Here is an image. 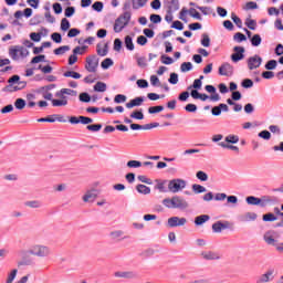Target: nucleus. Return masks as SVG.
I'll use <instances>...</instances> for the list:
<instances>
[{
	"mask_svg": "<svg viewBox=\"0 0 283 283\" xmlns=\"http://www.w3.org/2000/svg\"><path fill=\"white\" fill-rule=\"evenodd\" d=\"M115 277H122L124 280H135V277H138V274L134 271H117L114 273Z\"/></svg>",
	"mask_w": 283,
	"mask_h": 283,
	"instance_id": "obj_12",
	"label": "nucleus"
},
{
	"mask_svg": "<svg viewBox=\"0 0 283 283\" xmlns=\"http://www.w3.org/2000/svg\"><path fill=\"white\" fill-rule=\"evenodd\" d=\"M202 78H205V76L200 75L199 78L195 80L192 86H190L189 90H191V87H193V90H200L202 87Z\"/></svg>",
	"mask_w": 283,
	"mask_h": 283,
	"instance_id": "obj_33",
	"label": "nucleus"
},
{
	"mask_svg": "<svg viewBox=\"0 0 283 283\" xmlns=\"http://www.w3.org/2000/svg\"><path fill=\"white\" fill-rule=\"evenodd\" d=\"M188 14L192 17V19H197V21H202V15H200V12H198L196 9L190 8L188 10Z\"/></svg>",
	"mask_w": 283,
	"mask_h": 283,
	"instance_id": "obj_32",
	"label": "nucleus"
},
{
	"mask_svg": "<svg viewBox=\"0 0 283 283\" xmlns=\"http://www.w3.org/2000/svg\"><path fill=\"white\" fill-rule=\"evenodd\" d=\"M67 96H78V92L72 88H61L55 93V98L52 93H46L43 97L45 101H51L52 107H67Z\"/></svg>",
	"mask_w": 283,
	"mask_h": 283,
	"instance_id": "obj_1",
	"label": "nucleus"
},
{
	"mask_svg": "<svg viewBox=\"0 0 283 283\" xmlns=\"http://www.w3.org/2000/svg\"><path fill=\"white\" fill-rule=\"evenodd\" d=\"M61 30L63 32H67V30H70V20H67L66 18L62 19L61 21Z\"/></svg>",
	"mask_w": 283,
	"mask_h": 283,
	"instance_id": "obj_47",
	"label": "nucleus"
},
{
	"mask_svg": "<svg viewBox=\"0 0 283 283\" xmlns=\"http://www.w3.org/2000/svg\"><path fill=\"white\" fill-rule=\"evenodd\" d=\"M80 101L82 103H90V101H92V97L87 93H81L80 94Z\"/></svg>",
	"mask_w": 283,
	"mask_h": 283,
	"instance_id": "obj_61",
	"label": "nucleus"
},
{
	"mask_svg": "<svg viewBox=\"0 0 283 283\" xmlns=\"http://www.w3.org/2000/svg\"><path fill=\"white\" fill-rule=\"evenodd\" d=\"M85 70L88 71L91 74L96 73L98 70V57L96 55H91L86 57Z\"/></svg>",
	"mask_w": 283,
	"mask_h": 283,
	"instance_id": "obj_8",
	"label": "nucleus"
},
{
	"mask_svg": "<svg viewBox=\"0 0 283 283\" xmlns=\"http://www.w3.org/2000/svg\"><path fill=\"white\" fill-rule=\"evenodd\" d=\"M242 59H244V54L242 53H233L231 55V61H233V63H238V61H242Z\"/></svg>",
	"mask_w": 283,
	"mask_h": 283,
	"instance_id": "obj_56",
	"label": "nucleus"
},
{
	"mask_svg": "<svg viewBox=\"0 0 283 283\" xmlns=\"http://www.w3.org/2000/svg\"><path fill=\"white\" fill-rule=\"evenodd\" d=\"M98 198V192L96 190H90L83 196L84 202H94Z\"/></svg>",
	"mask_w": 283,
	"mask_h": 283,
	"instance_id": "obj_19",
	"label": "nucleus"
},
{
	"mask_svg": "<svg viewBox=\"0 0 283 283\" xmlns=\"http://www.w3.org/2000/svg\"><path fill=\"white\" fill-rule=\"evenodd\" d=\"M127 101V96L123 95V94H117L114 97V103L120 104V103H125Z\"/></svg>",
	"mask_w": 283,
	"mask_h": 283,
	"instance_id": "obj_53",
	"label": "nucleus"
},
{
	"mask_svg": "<svg viewBox=\"0 0 283 283\" xmlns=\"http://www.w3.org/2000/svg\"><path fill=\"white\" fill-rule=\"evenodd\" d=\"M275 67H277V61H275V60H270L265 64V70H275Z\"/></svg>",
	"mask_w": 283,
	"mask_h": 283,
	"instance_id": "obj_55",
	"label": "nucleus"
},
{
	"mask_svg": "<svg viewBox=\"0 0 283 283\" xmlns=\"http://www.w3.org/2000/svg\"><path fill=\"white\" fill-rule=\"evenodd\" d=\"M125 46L127 48V50H134V42L132 41V36L125 38Z\"/></svg>",
	"mask_w": 283,
	"mask_h": 283,
	"instance_id": "obj_58",
	"label": "nucleus"
},
{
	"mask_svg": "<svg viewBox=\"0 0 283 283\" xmlns=\"http://www.w3.org/2000/svg\"><path fill=\"white\" fill-rule=\"evenodd\" d=\"M201 256L203 260H220V253L213 251L202 252Z\"/></svg>",
	"mask_w": 283,
	"mask_h": 283,
	"instance_id": "obj_20",
	"label": "nucleus"
},
{
	"mask_svg": "<svg viewBox=\"0 0 283 283\" xmlns=\"http://www.w3.org/2000/svg\"><path fill=\"white\" fill-rule=\"evenodd\" d=\"M240 222H253L258 220V214L255 212H245L239 217Z\"/></svg>",
	"mask_w": 283,
	"mask_h": 283,
	"instance_id": "obj_16",
	"label": "nucleus"
},
{
	"mask_svg": "<svg viewBox=\"0 0 283 283\" xmlns=\"http://www.w3.org/2000/svg\"><path fill=\"white\" fill-rule=\"evenodd\" d=\"M25 207H30L31 209H39L41 207V201L33 200V201H27Z\"/></svg>",
	"mask_w": 283,
	"mask_h": 283,
	"instance_id": "obj_39",
	"label": "nucleus"
},
{
	"mask_svg": "<svg viewBox=\"0 0 283 283\" xmlns=\"http://www.w3.org/2000/svg\"><path fill=\"white\" fill-rule=\"evenodd\" d=\"M19 273V270L13 269L7 276L6 283H12L17 279V274Z\"/></svg>",
	"mask_w": 283,
	"mask_h": 283,
	"instance_id": "obj_30",
	"label": "nucleus"
},
{
	"mask_svg": "<svg viewBox=\"0 0 283 283\" xmlns=\"http://www.w3.org/2000/svg\"><path fill=\"white\" fill-rule=\"evenodd\" d=\"M29 255H34L35 258H50V255H52V250L48 245L33 244L29 249Z\"/></svg>",
	"mask_w": 283,
	"mask_h": 283,
	"instance_id": "obj_3",
	"label": "nucleus"
},
{
	"mask_svg": "<svg viewBox=\"0 0 283 283\" xmlns=\"http://www.w3.org/2000/svg\"><path fill=\"white\" fill-rule=\"evenodd\" d=\"M262 65V59L260 55H253L248 59V67L249 70H258Z\"/></svg>",
	"mask_w": 283,
	"mask_h": 283,
	"instance_id": "obj_11",
	"label": "nucleus"
},
{
	"mask_svg": "<svg viewBox=\"0 0 283 283\" xmlns=\"http://www.w3.org/2000/svg\"><path fill=\"white\" fill-rule=\"evenodd\" d=\"M165 109V106H150L148 108V114H160Z\"/></svg>",
	"mask_w": 283,
	"mask_h": 283,
	"instance_id": "obj_42",
	"label": "nucleus"
},
{
	"mask_svg": "<svg viewBox=\"0 0 283 283\" xmlns=\"http://www.w3.org/2000/svg\"><path fill=\"white\" fill-rule=\"evenodd\" d=\"M74 12H76V8H74V7H67V8L64 10V15H65L66 18L74 17Z\"/></svg>",
	"mask_w": 283,
	"mask_h": 283,
	"instance_id": "obj_51",
	"label": "nucleus"
},
{
	"mask_svg": "<svg viewBox=\"0 0 283 283\" xmlns=\"http://www.w3.org/2000/svg\"><path fill=\"white\" fill-rule=\"evenodd\" d=\"M54 123H67V119H65V116L61 114H53Z\"/></svg>",
	"mask_w": 283,
	"mask_h": 283,
	"instance_id": "obj_54",
	"label": "nucleus"
},
{
	"mask_svg": "<svg viewBox=\"0 0 283 283\" xmlns=\"http://www.w3.org/2000/svg\"><path fill=\"white\" fill-rule=\"evenodd\" d=\"M245 202H248L249 205H252L253 207H260V198L258 197H247Z\"/></svg>",
	"mask_w": 283,
	"mask_h": 283,
	"instance_id": "obj_27",
	"label": "nucleus"
},
{
	"mask_svg": "<svg viewBox=\"0 0 283 283\" xmlns=\"http://www.w3.org/2000/svg\"><path fill=\"white\" fill-rule=\"evenodd\" d=\"M53 52L56 56H61V55L65 54V52H70V46L63 45V46L55 49Z\"/></svg>",
	"mask_w": 283,
	"mask_h": 283,
	"instance_id": "obj_28",
	"label": "nucleus"
},
{
	"mask_svg": "<svg viewBox=\"0 0 283 283\" xmlns=\"http://www.w3.org/2000/svg\"><path fill=\"white\" fill-rule=\"evenodd\" d=\"M187 224V218L171 217L168 219V227L174 229L176 227H185Z\"/></svg>",
	"mask_w": 283,
	"mask_h": 283,
	"instance_id": "obj_10",
	"label": "nucleus"
},
{
	"mask_svg": "<svg viewBox=\"0 0 283 283\" xmlns=\"http://www.w3.org/2000/svg\"><path fill=\"white\" fill-rule=\"evenodd\" d=\"M230 227H231V223L229 221H226V222L218 221L212 224V231L213 233H222L224 229H229Z\"/></svg>",
	"mask_w": 283,
	"mask_h": 283,
	"instance_id": "obj_13",
	"label": "nucleus"
},
{
	"mask_svg": "<svg viewBox=\"0 0 283 283\" xmlns=\"http://www.w3.org/2000/svg\"><path fill=\"white\" fill-rule=\"evenodd\" d=\"M92 8L95 12H103L104 4L101 1H96L93 3Z\"/></svg>",
	"mask_w": 283,
	"mask_h": 283,
	"instance_id": "obj_50",
	"label": "nucleus"
},
{
	"mask_svg": "<svg viewBox=\"0 0 283 283\" xmlns=\"http://www.w3.org/2000/svg\"><path fill=\"white\" fill-rule=\"evenodd\" d=\"M77 43L80 45H85V43H87V45H92L94 43V38H80L77 39Z\"/></svg>",
	"mask_w": 283,
	"mask_h": 283,
	"instance_id": "obj_35",
	"label": "nucleus"
},
{
	"mask_svg": "<svg viewBox=\"0 0 283 283\" xmlns=\"http://www.w3.org/2000/svg\"><path fill=\"white\" fill-rule=\"evenodd\" d=\"M147 1L149 0H132L133 10H140V8H145V6H147Z\"/></svg>",
	"mask_w": 283,
	"mask_h": 283,
	"instance_id": "obj_23",
	"label": "nucleus"
},
{
	"mask_svg": "<svg viewBox=\"0 0 283 283\" xmlns=\"http://www.w3.org/2000/svg\"><path fill=\"white\" fill-rule=\"evenodd\" d=\"M144 101V97H135L134 99H130L129 103H126V107L127 109H133V107H140Z\"/></svg>",
	"mask_w": 283,
	"mask_h": 283,
	"instance_id": "obj_18",
	"label": "nucleus"
},
{
	"mask_svg": "<svg viewBox=\"0 0 283 283\" xmlns=\"http://www.w3.org/2000/svg\"><path fill=\"white\" fill-rule=\"evenodd\" d=\"M273 280V271H268L265 274H262L259 282L266 283Z\"/></svg>",
	"mask_w": 283,
	"mask_h": 283,
	"instance_id": "obj_25",
	"label": "nucleus"
},
{
	"mask_svg": "<svg viewBox=\"0 0 283 283\" xmlns=\"http://www.w3.org/2000/svg\"><path fill=\"white\" fill-rule=\"evenodd\" d=\"M85 50H87V45H82V46H76L74 50H73V54H85Z\"/></svg>",
	"mask_w": 283,
	"mask_h": 283,
	"instance_id": "obj_52",
	"label": "nucleus"
},
{
	"mask_svg": "<svg viewBox=\"0 0 283 283\" xmlns=\"http://www.w3.org/2000/svg\"><path fill=\"white\" fill-rule=\"evenodd\" d=\"M111 238L113 240H119V238H123V231L116 230V231L111 232Z\"/></svg>",
	"mask_w": 283,
	"mask_h": 283,
	"instance_id": "obj_64",
	"label": "nucleus"
},
{
	"mask_svg": "<svg viewBox=\"0 0 283 283\" xmlns=\"http://www.w3.org/2000/svg\"><path fill=\"white\" fill-rule=\"evenodd\" d=\"M223 28H226V30H229V32H233V30H235V27L233 25V22H231V20H224Z\"/></svg>",
	"mask_w": 283,
	"mask_h": 283,
	"instance_id": "obj_48",
	"label": "nucleus"
},
{
	"mask_svg": "<svg viewBox=\"0 0 283 283\" xmlns=\"http://www.w3.org/2000/svg\"><path fill=\"white\" fill-rule=\"evenodd\" d=\"M231 19L237 27L242 28V19L235 15V13L231 14Z\"/></svg>",
	"mask_w": 283,
	"mask_h": 283,
	"instance_id": "obj_63",
	"label": "nucleus"
},
{
	"mask_svg": "<svg viewBox=\"0 0 283 283\" xmlns=\"http://www.w3.org/2000/svg\"><path fill=\"white\" fill-rule=\"evenodd\" d=\"M94 91L95 92H107V84H105V82H97L94 85Z\"/></svg>",
	"mask_w": 283,
	"mask_h": 283,
	"instance_id": "obj_29",
	"label": "nucleus"
},
{
	"mask_svg": "<svg viewBox=\"0 0 283 283\" xmlns=\"http://www.w3.org/2000/svg\"><path fill=\"white\" fill-rule=\"evenodd\" d=\"M250 41L254 48H258V45H260L262 43V38L261 36H252Z\"/></svg>",
	"mask_w": 283,
	"mask_h": 283,
	"instance_id": "obj_62",
	"label": "nucleus"
},
{
	"mask_svg": "<svg viewBox=\"0 0 283 283\" xmlns=\"http://www.w3.org/2000/svg\"><path fill=\"white\" fill-rule=\"evenodd\" d=\"M136 189H137L138 193H143L144 196H148V193H151V188H149L143 184L137 185Z\"/></svg>",
	"mask_w": 283,
	"mask_h": 283,
	"instance_id": "obj_24",
	"label": "nucleus"
},
{
	"mask_svg": "<svg viewBox=\"0 0 283 283\" xmlns=\"http://www.w3.org/2000/svg\"><path fill=\"white\" fill-rule=\"evenodd\" d=\"M86 129H88V132H101V129H103V125L102 124L87 125Z\"/></svg>",
	"mask_w": 283,
	"mask_h": 283,
	"instance_id": "obj_44",
	"label": "nucleus"
},
{
	"mask_svg": "<svg viewBox=\"0 0 283 283\" xmlns=\"http://www.w3.org/2000/svg\"><path fill=\"white\" fill-rule=\"evenodd\" d=\"M167 12H178L180 10V1L178 0H167L166 2Z\"/></svg>",
	"mask_w": 283,
	"mask_h": 283,
	"instance_id": "obj_14",
	"label": "nucleus"
},
{
	"mask_svg": "<svg viewBox=\"0 0 283 283\" xmlns=\"http://www.w3.org/2000/svg\"><path fill=\"white\" fill-rule=\"evenodd\" d=\"M163 205L164 207H167V209H187V207H189L187 200L180 196L166 198L163 200Z\"/></svg>",
	"mask_w": 283,
	"mask_h": 283,
	"instance_id": "obj_2",
	"label": "nucleus"
},
{
	"mask_svg": "<svg viewBox=\"0 0 283 283\" xmlns=\"http://www.w3.org/2000/svg\"><path fill=\"white\" fill-rule=\"evenodd\" d=\"M277 238H280V234L273 230L265 232L263 235L264 242L270 247H277Z\"/></svg>",
	"mask_w": 283,
	"mask_h": 283,
	"instance_id": "obj_9",
	"label": "nucleus"
},
{
	"mask_svg": "<svg viewBox=\"0 0 283 283\" xmlns=\"http://www.w3.org/2000/svg\"><path fill=\"white\" fill-rule=\"evenodd\" d=\"M14 107H15V109H24L25 108V99H23V98L15 99Z\"/></svg>",
	"mask_w": 283,
	"mask_h": 283,
	"instance_id": "obj_41",
	"label": "nucleus"
},
{
	"mask_svg": "<svg viewBox=\"0 0 283 283\" xmlns=\"http://www.w3.org/2000/svg\"><path fill=\"white\" fill-rule=\"evenodd\" d=\"M136 61L139 67H147V57L139 56V57H136Z\"/></svg>",
	"mask_w": 283,
	"mask_h": 283,
	"instance_id": "obj_49",
	"label": "nucleus"
},
{
	"mask_svg": "<svg viewBox=\"0 0 283 283\" xmlns=\"http://www.w3.org/2000/svg\"><path fill=\"white\" fill-rule=\"evenodd\" d=\"M180 70L181 72H191V70H193V64H191V62H184L180 65Z\"/></svg>",
	"mask_w": 283,
	"mask_h": 283,
	"instance_id": "obj_37",
	"label": "nucleus"
},
{
	"mask_svg": "<svg viewBox=\"0 0 283 283\" xmlns=\"http://www.w3.org/2000/svg\"><path fill=\"white\" fill-rule=\"evenodd\" d=\"M192 191H193V193H206L207 188H205V186L193 184L192 185Z\"/></svg>",
	"mask_w": 283,
	"mask_h": 283,
	"instance_id": "obj_31",
	"label": "nucleus"
},
{
	"mask_svg": "<svg viewBox=\"0 0 283 283\" xmlns=\"http://www.w3.org/2000/svg\"><path fill=\"white\" fill-rule=\"evenodd\" d=\"M259 137L263 140H271V133L269 130H262L259 133Z\"/></svg>",
	"mask_w": 283,
	"mask_h": 283,
	"instance_id": "obj_57",
	"label": "nucleus"
},
{
	"mask_svg": "<svg viewBox=\"0 0 283 283\" xmlns=\"http://www.w3.org/2000/svg\"><path fill=\"white\" fill-rule=\"evenodd\" d=\"M151 23H160L163 21V17L160 14L153 13L150 14Z\"/></svg>",
	"mask_w": 283,
	"mask_h": 283,
	"instance_id": "obj_59",
	"label": "nucleus"
},
{
	"mask_svg": "<svg viewBox=\"0 0 283 283\" xmlns=\"http://www.w3.org/2000/svg\"><path fill=\"white\" fill-rule=\"evenodd\" d=\"M211 220V217L209 214H201L195 218V224L197 227H201V224H205V222H209Z\"/></svg>",
	"mask_w": 283,
	"mask_h": 283,
	"instance_id": "obj_22",
	"label": "nucleus"
},
{
	"mask_svg": "<svg viewBox=\"0 0 283 283\" xmlns=\"http://www.w3.org/2000/svg\"><path fill=\"white\" fill-rule=\"evenodd\" d=\"M260 203L259 207H266V205H271L272 202H275V197H271V196H262L261 198H259Z\"/></svg>",
	"mask_w": 283,
	"mask_h": 283,
	"instance_id": "obj_21",
	"label": "nucleus"
},
{
	"mask_svg": "<svg viewBox=\"0 0 283 283\" xmlns=\"http://www.w3.org/2000/svg\"><path fill=\"white\" fill-rule=\"evenodd\" d=\"M9 85L6 86V92H19V90H24L28 83L21 81L19 75H13L8 80Z\"/></svg>",
	"mask_w": 283,
	"mask_h": 283,
	"instance_id": "obj_4",
	"label": "nucleus"
},
{
	"mask_svg": "<svg viewBox=\"0 0 283 283\" xmlns=\"http://www.w3.org/2000/svg\"><path fill=\"white\" fill-rule=\"evenodd\" d=\"M226 143H231L232 145H235V143H240V137L237 135H229L226 137Z\"/></svg>",
	"mask_w": 283,
	"mask_h": 283,
	"instance_id": "obj_45",
	"label": "nucleus"
},
{
	"mask_svg": "<svg viewBox=\"0 0 283 283\" xmlns=\"http://www.w3.org/2000/svg\"><path fill=\"white\" fill-rule=\"evenodd\" d=\"M245 25L249 30H255L258 28V22L251 18L245 19Z\"/></svg>",
	"mask_w": 283,
	"mask_h": 283,
	"instance_id": "obj_34",
	"label": "nucleus"
},
{
	"mask_svg": "<svg viewBox=\"0 0 283 283\" xmlns=\"http://www.w3.org/2000/svg\"><path fill=\"white\" fill-rule=\"evenodd\" d=\"M63 76H65V78H76V80L82 77L81 73L75 71H66L64 72Z\"/></svg>",
	"mask_w": 283,
	"mask_h": 283,
	"instance_id": "obj_26",
	"label": "nucleus"
},
{
	"mask_svg": "<svg viewBox=\"0 0 283 283\" xmlns=\"http://www.w3.org/2000/svg\"><path fill=\"white\" fill-rule=\"evenodd\" d=\"M196 176L198 180H201V182H207L209 180V175L202 170L197 171Z\"/></svg>",
	"mask_w": 283,
	"mask_h": 283,
	"instance_id": "obj_36",
	"label": "nucleus"
},
{
	"mask_svg": "<svg viewBox=\"0 0 283 283\" xmlns=\"http://www.w3.org/2000/svg\"><path fill=\"white\" fill-rule=\"evenodd\" d=\"M219 74L221 76H231V74H233V66H231V64H229V63H223L219 67Z\"/></svg>",
	"mask_w": 283,
	"mask_h": 283,
	"instance_id": "obj_15",
	"label": "nucleus"
},
{
	"mask_svg": "<svg viewBox=\"0 0 283 283\" xmlns=\"http://www.w3.org/2000/svg\"><path fill=\"white\" fill-rule=\"evenodd\" d=\"M168 83L171 85H177L178 84V73H171L170 77L168 80Z\"/></svg>",
	"mask_w": 283,
	"mask_h": 283,
	"instance_id": "obj_60",
	"label": "nucleus"
},
{
	"mask_svg": "<svg viewBox=\"0 0 283 283\" xmlns=\"http://www.w3.org/2000/svg\"><path fill=\"white\" fill-rule=\"evenodd\" d=\"M132 21V12L126 11L119 15L114 23V32H123V29Z\"/></svg>",
	"mask_w": 283,
	"mask_h": 283,
	"instance_id": "obj_5",
	"label": "nucleus"
},
{
	"mask_svg": "<svg viewBox=\"0 0 283 283\" xmlns=\"http://www.w3.org/2000/svg\"><path fill=\"white\" fill-rule=\"evenodd\" d=\"M187 187V181L185 179H172L168 184V190L171 193H178Z\"/></svg>",
	"mask_w": 283,
	"mask_h": 283,
	"instance_id": "obj_7",
	"label": "nucleus"
},
{
	"mask_svg": "<svg viewBox=\"0 0 283 283\" xmlns=\"http://www.w3.org/2000/svg\"><path fill=\"white\" fill-rule=\"evenodd\" d=\"M130 118H136V120H143V118H145V115L142 111H135L130 114Z\"/></svg>",
	"mask_w": 283,
	"mask_h": 283,
	"instance_id": "obj_46",
	"label": "nucleus"
},
{
	"mask_svg": "<svg viewBox=\"0 0 283 283\" xmlns=\"http://www.w3.org/2000/svg\"><path fill=\"white\" fill-rule=\"evenodd\" d=\"M108 43L103 41V42H99L97 44V49H96V52L98 54V56H107V52H108Z\"/></svg>",
	"mask_w": 283,
	"mask_h": 283,
	"instance_id": "obj_17",
	"label": "nucleus"
},
{
	"mask_svg": "<svg viewBox=\"0 0 283 283\" xmlns=\"http://www.w3.org/2000/svg\"><path fill=\"white\" fill-rule=\"evenodd\" d=\"M127 167H129L130 169H138V167H143V163L138 160H129L127 163Z\"/></svg>",
	"mask_w": 283,
	"mask_h": 283,
	"instance_id": "obj_43",
	"label": "nucleus"
},
{
	"mask_svg": "<svg viewBox=\"0 0 283 283\" xmlns=\"http://www.w3.org/2000/svg\"><path fill=\"white\" fill-rule=\"evenodd\" d=\"M102 69L103 70H109V67H112V65H114V61H112V59L106 57L102 63Z\"/></svg>",
	"mask_w": 283,
	"mask_h": 283,
	"instance_id": "obj_38",
	"label": "nucleus"
},
{
	"mask_svg": "<svg viewBox=\"0 0 283 283\" xmlns=\"http://www.w3.org/2000/svg\"><path fill=\"white\" fill-rule=\"evenodd\" d=\"M28 54H30V52L28 51V49L23 48V46H11L9 49V56H11V59L13 61H19L20 59H25V56H28Z\"/></svg>",
	"mask_w": 283,
	"mask_h": 283,
	"instance_id": "obj_6",
	"label": "nucleus"
},
{
	"mask_svg": "<svg viewBox=\"0 0 283 283\" xmlns=\"http://www.w3.org/2000/svg\"><path fill=\"white\" fill-rule=\"evenodd\" d=\"M275 220H277V217L271 212L263 214V222H275Z\"/></svg>",
	"mask_w": 283,
	"mask_h": 283,
	"instance_id": "obj_40",
	"label": "nucleus"
}]
</instances>
